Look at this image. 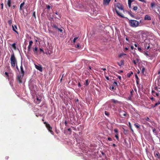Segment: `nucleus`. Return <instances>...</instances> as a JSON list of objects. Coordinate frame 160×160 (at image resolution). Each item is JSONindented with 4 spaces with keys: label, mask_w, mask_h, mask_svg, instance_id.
Returning a JSON list of instances; mask_svg holds the SVG:
<instances>
[{
    "label": "nucleus",
    "mask_w": 160,
    "mask_h": 160,
    "mask_svg": "<svg viewBox=\"0 0 160 160\" xmlns=\"http://www.w3.org/2000/svg\"><path fill=\"white\" fill-rule=\"evenodd\" d=\"M135 77L136 80H138L139 78L136 74H135Z\"/></svg>",
    "instance_id": "nucleus-48"
},
{
    "label": "nucleus",
    "mask_w": 160,
    "mask_h": 160,
    "mask_svg": "<svg viewBox=\"0 0 160 160\" xmlns=\"http://www.w3.org/2000/svg\"><path fill=\"white\" fill-rule=\"evenodd\" d=\"M16 69L18 70V71H19V68H18V66L17 65V64H16Z\"/></svg>",
    "instance_id": "nucleus-60"
},
{
    "label": "nucleus",
    "mask_w": 160,
    "mask_h": 160,
    "mask_svg": "<svg viewBox=\"0 0 160 160\" xmlns=\"http://www.w3.org/2000/svg\"><path fill=\"white\" fill-rule=\"evenodd\" d=\"M129 25L132 27H137L138 26H141L139 24V22L135 20H130L128 22Z\"/></svg>",
    "instance_id": "nucleus-1"
},
{
    "label": "nucleus",
    "mask_w": 160,
    "mask_h": 160,
    "mask_svg": "<svg viewBox=\"0 0 160 160\" xmlns=\"http://www.w3.org/2000/svg\"><path fill=\"white\" fill-rule=\"evenodd\" d=\"M134 125L137 129H139L140 125L138 123H134Z\"/></svg>",
    "instance_id": "nucleus-18"
},
{
    "label": "nucleus",
    "mask_w": 160,
    "mask_h": 160,
    "mask_svg": "<svg viewBox=\"0 0 160 160\" xmlns=\"http://www.w3.org/2000/svg\"><path fill=\"white\" fill-rule=\"evenodd\" d=\"M133 91L132 89L130 91V95L131 97H132L133 95Z\"/></svg>",
    "instance_id": "nucleus-41"
},
{
    "label": "nucleus",
    "mask_w": 160,
    "mask_h": 160,
    "mask_svg": "<svg viewBox=\"0 0 160 160\" xmlns=\"http://www.w3.org/2000/svg\"><path fill=\"white\" fill-rule=\"evenodd\" d=\"M126 54L124 53H122L121 54H120L119 55V57H121L122 56L124 55H126Z\"/></svg>",
    "instance_id": "nucleus-42"
},
{
    "label": "nucleus",
    "mask_w": 160,
    "mask_h": 160,
    "mask_svg": "<svg viewBox=\"0 0 160 160\" xmlns=\"http://www.w3.org/2000/svg\"><path fill=\"white\" fill-rule=\"evenodd\" d=\"M78 37H75V38L73 40V42L74 43H75L76 42V40L78 38Z\"/></svg>",
    "instance_id": "nucleus-40"
},
{
    "label": "nucleus",
    "mask_w": 160,
    "mask_h": 160,
    "mask_svg": "<svg viewBox=\"0 0 160 160\" xmlns=\"http://www.w3.org/2000/svg\"><path fill=\"white\" fill-rule=\"evenodd\" d=\"M51 26L52 28H56V29H57L58 28V27H57V26L55 24H53L51 25Z\"/></svg>",
    "instance_id": "nucleus-20"
},
{
    "label": "nucleus",
    "mask_w": 160,
    "mask_h": 160,
    "mask_svg": "<svg viewBox=\"0 0 160 160\" xmlns=\"http://www.w3.org/2000/svg\"><path fill=\"white\" fill-rule=\"evenodd\" d=\"M1 9H2L3 8V3H1Z\"/></svg>",
    "instance_id": "nucleus-58"
},
{
    "label": "nucleus",
    "mask_w": 160,
    "mask_h": 160,
    "mask_svg": "<svg viewBox=\"0 0 160 160\" xmlns=\"http://www.w3.org/2000/svg\"><path fill=\"white\" fill-rule=\"evenodd\" d=\"M133 63H134V64L135 65H136V64L137 63H136V62L135 60H133Z\"/></svg>",
    "instance_id": "nucleus-57"
},
{
    "label": "nucleus",
    "mask_w": 160,
    "mask_h": 160,
    "mask_svg": "<svg viewBox=\"0 0 160 160\" xmlns=\"http://www.w3.org/2000/svg\"><path fill=\"white\" fill-rule=\"evenodd\" d=\"M139 0L142 2H145V3L146 2V1L145 0Z\"/></svg>",
    "instance_id": "nucleus-55"
},
{
    "label": "nucleus",
    "mask_w": 160,
    "mask_h": 160,
    "mask_svg": "<svg viewBox=\"0 0 160 160\" xmlns=\"http://www.w3.org/2000/svg\"><path fill=\"white\" fill-rule=\"evenodd\" d=\"M142 20H140V21H139V25H140V24L141 25V26H142V25H141V23H142Z\"/></svg>",
    "instance_id": "nucleus-62"
},
{
    "label": "nucleus",
    "mask_w": 160,
    "mask_h": 160,
    "mask_svg": "<svg viewBox=\"0 0 160 160\" xmlns=\"http://www.w3.org/2000/svg\"><path fill=\"white\" fill-rule=\"evenodd\" d=\"M115 10L116 13H117L118 16H120L122 18H124V17L123 16V15L121 14L116 9H115Z\"/></svg>",
    "instance_id": "nucleus-13"
},
{
    "label": "nucleus",
    "mask_w": 160,
    "mask_h": 160,
    "mask_svg": "<svg viewBox=\"0 0 160 160\" xmlns=\"http://www.w3.org/2000/svg\"><path fill=\"white\" fill-rule=\"evenodd\" d=\"M145 68H144V67H143L142 68V73H144V72L145 71Z\"/></svg>",
    "instance_id": "nucleus-35"
},
{
    "label": "nucleus",
    "mask_w": 160,
    "mask_h": 160,
    "mask_svg": "<svg viewBox=\"0 0 160 160\" xmlns=\"http://www.w3.org/2000/svg\"><path fill=\"white\" fill-rule=\"evenodd\" d=\"M147 43H145L144 45V46L145 47V48L147 49V50H148V49H149L150 48V45H149L147 47Z\"/></svg>",
    "instance_id": "nucleus-23"
},
{
    "label": "nucleus",
    "mask_w": 160,
    "mask_h": 160,
    "mask_svg": "<svg viewBox=\"0 0 160 160\" xmlns=\"http://www.w3.org/2000/svg\"><path fill=\"white\" fill-rule=\"evenodd\" d=\"M105 78L107 80H109V78L108 76H105Z\"/></svg>",
    "instance_id": "nucleus-59"
},
{
    "label": "nucleus",
    "mask_w": 160,
    "mask_h": 160,
    "mask_svg": "<svg viewBox=\"0 0 160 160\" xmlns=\"http://www.w3.org/2000/svg\"><path fill=\"white\" fill-rule=\"evenodd\" d=\"M138 8L136 6H133V9L134 11H136L138 9Z\"/></svg>",
    "instance_id": "nucleus-26"
},
{
    "label": "nucleus",
    "mask_w": 160,
    "mask_h": 160,
    "mask_svg": "<svg viewBox=\"0 0 160 160\" xmlns=\"http://www.w3.org/2000/svg\"><path fill=\"white\" fill-rule=\"evenodd\" d=\"M10 60L11 66L13 68L15 67L16 64H17V61L15 57L13 52L12 54L11 55Z\"/></svg>",
    "instance_id": "nucleus-2"
},
{
    "label": "nucleus",
    "mask_w": 160,
    "mask_h": 160,
    "mask_svg": "<svg viewBox=\"0 0 160 160\" xmlns=\"http://www.w3.org/2000/svg\"><path fill=\"white\" fill-rule=\"evenodd\" d=\"M89 84V83L88 82V80L87 79L86 80V83L85 84V85L86 86H87Z\"/></svg>",
    "instance_id": "nucleus-36"
},
{
    "label": "nucleus",
    "mask_w": 160,
    "mask_h": 160,
    "mask_svg": "<svg viewBox=\"0 0 160 160\" xmlns=\"http://www.w3.org/2000/svg\"><path fill=\"white\" fill-rule=\"evenodd\" d=\"M144 19L145 20H151V19L150 16L148 15H146L145 16Z\"/></svg>",
    "instance_id": "nucleus-14"
},
{
    "label": "nucleus",
    "mask_w": 160,
    "mask_h": 160,
    "mask_svg": "<svg viewBox=\"0 0 160 160\" xmlns=\"http://www.w3.org/2000/svg\"><path fill=\"white\" fill-rule=\"evenodd\" d=\"M31 47H28V51H30V50H31Z\"/></svg>",
    "instance_id": "nucleus-56"
},
{
    "label": "nucleus",
    "mask_w": 160,
    "mask_h": 160,
    "mask_svg": "<svg viewBox=\"0 0 160 160\" xmlns=\"http://www.w3.org/2000/svg\"><path fill=\"white\" fill-rule=\"evenodd\" d=\"M115 6L117 7L118 9L121 10H123V8L122 5L118 3L115 5Z\"/></svg>",
    "instance_id": "nucleus-7"
},
{
    "label": "nucleus",
    "mask_w": 160,
    "mask_h": 160,
    "mask_svg": "<svg viewBox=\"0 0 160 160\" xmlns=\"http://www.w3.org/2000/svg\"><path fill=\"white\" fill-rule=\"evenodd\" d=\"M118 65L120 66L122 65H123L124 64V60H121L120 61V62H118Z\"/></svg>",
    "instance_id": "nucleus-16"
},
{
    "label": "nucleus",
    "mask_w": 160,
    "mask_h": 160,
    "mask_svg": "<svg viewBox=\"0 0 160 160\" xmlns=\"http://www.w3.org/2000/svg\"><path fill=\"white\" fill-rule=\"evenodd\" d=\"M105 114L106 115L108 116L109 115V113L106 111H105Z\"/></svg>",
    "instance_id": "nucleus-38"
},
{
    "label": "nucleus",
    "mask_w": 160,
    "mask_h": 160,
    "mask_svg": "<svg viewBox=\"0 0 160 160\" xmlns=\"http://www.w3.org/2000/svg\"><path fill=\"white\" fill-rule=\"evenodd\" d=\"M154 155L156 158V160H160V153L158 151H155Z\"/></svg>",
    "instance_id": "nucleus-4"
},
{
    "label": "nucleus",
    "mask_w": 160,
    "mask_h": 160,
    "mask_svg": "<svg viewBox=\"0 0 160 160\" xmlns=\"http://www.w3.org/2000/svg\"><path fill=\"white\" fill-rule=\"evenodd\" d=\"M55 13L57 14V15H58L59 16V18H61V14H59L58 12H55Z\"/></svg>",
    "instance_id": "nucleus-33"
},
{
    "label": "nucleus",
    "mask_w": 160,
    "mask_h": 160,
    "mask_svg": "<svg viewBox=\"0 0 160 160\" xmlns=\"http://www.w3.org/2000/svg\"><path fill=\"white\" fill-rule=\"evenodd\" d=\"M145 120H146L147 121H149V122H151L150 120V119L148 117H147L146 118H145Z\"/></svg>",
    "instance_id": "nucleus-30"
},
{
    "label": "nucleus",
    "mask_w": 160,
    "mask_h": 160,
    "mask_svg": "<svg viewBox=\"0 0 160 160\" xmlns=\"http://www.w3.org/2000/svg\"><path fill=\"white\" fill-rule=\"evenodd\" d=\"M75 47L76 48H77L79 49H80L81 48V46H80L79 44H78L77 45H76Z\"/></svg>",
    "instance_id": "nucleus-34"
},
{
    "label": "nucleus",
    "mask_w": 160,
    "mask_h": 160,
    "mask_svg": "<svg viewBox=\"0 0 160 160\" xmlns=\"http://www.w3.org/2000/svg\"><path fill=\"white\" fill-rule=\"evenodd\" d=\"M15 45H16V43L15 42V43H13L12 45V46L13 47V48L14 49H16V47L15 46Z\"/></svg>",
    "instance_id": "nucleus-29"
},
{
    "label": "nucleus",
    "mask_w": 160,
    "mask_h": 160,
    "mask_svg": "<svg viewBox=\"0 0 160 160\" xmlns=\"http://www.w3.org/2000/svg\"><path fill=\"white\" fill-rule=\"evenodd\" d=\"M12 3V1L11 0H8L7 2V5L9 8L11 6Z\"/></svg>",
    "instance_id": "nucleus-15"
},
{
    "label": "nucleus",
    "mask_w": 160,
    "mask_h": 160,
    "mask_svg": "<svg viewBox=\"0 0 160 160\" xmlns=\"http://www.w3.org/2000/svg\"><path fill=\"white\" fill-rule=\"evenodd\" d=\"M39 50L40 52H42L43 53H44V51L42 48H40Z\"/></svg>",
    "instance_id": "nucleus-45"
},
{
    "label": "nucleus",
    "mask_w": 160,
    "mask_h": 160,
    "mask_svg": "<svg viewBox=\"0 0 160 160\" xmlns=\"http://www.w3.org/2000/svg\"><path fill=\"white\" fill-rule=\"evenodd\" d=\"M37 88V86L33 84H30L29 86V88L31 91L32 92V93H33V92H35Z\"/></svg>",
    "instance_id": "nucleus-3"
},
{
    "label": "nucleus",
    "mask_w": 160,
    "mask_h": 160,
    "mask_svg": "<svg viewBox=\"0 0 160 160\" xmlns=\"http://www.w3.org/2000/svg\"><path fill=\"white\" fill-rule=\"evenodd\" d=\"M114 84L115 86H118V83L116 82H114L113 83Z\"/></svg>",
    "instance_id": "nucleus-54"
},
{
    "label": "nucleus",
    "mask_w": 160,
    "mask_h": 160,
    "mask_svg": "<svg viewBox=\"0 0 160 160\" xmlns=\"http://www.w3.org/2000/svg\"><path fill=\"white\" fill-rule=\"evenodd\" d=\"M44 123L45 124L46 127L47 128L48 130H51L52 129V127L50 126L49 124L46 122H44Z\"/></svg>",
    "instance_id": "nucleus-11"
},
{
    "label": "nucleus",
    "mask_w": 160,
    "mask_h": 160,
    "mask_svg": "<svg viewBox=\"0 0 160 160\" xmlns=\"http://www.w3.org/2000/svg\"><path fill=\"white\" fill-rule=\"evenodd\" d=\"M133 74V72H131V73H130V74L128 73V74H127V75H128V77H129L131 76V75L132 74Z\"/></svg>",
    "instance_id": "nucleus-39"
},
{
    "label": "nucleus",
    "mask_w": 160,
    "mask_h": 160,
    "mask_svg": "<svg viewBox=\"0 0 160 160\" xmlns=\"http://www.w3.org/2000/svg\"><path fill=\"white\" fill-rule=\"evenodd\" d=\"M20 72L21 74H22V75H24L25 72L22 67V61L21 62V65L20 68Z\"/></svg>",
    "instance_id": "nucleus-9"
},
{
    "label": "nucleus",
    "mask_w": 160,
    "mask_h": 160,
    "mask_svg": "<svg viewBox=\"0 0 160 160\" xmlns=\"http://www.w3.org/2000/svg\"><path fill=\"white\" fill-rule=\"evenodd\" d=\"M155 90L157 91L158 92H160V88H158L157 86L155 88Z\"/></svg>",
    "instance_id": "nucleus-31"
},
{
    "label": "nucleus",
    "mask_w": 160,
    "mask_h": 160,
    "mask_svg": "<svg viewBox=\"0 0 160 160\" xmlns=\"http://www.w3.org/2000/svg\"><path fill=\"white\" fill-rule=\"evenodd\" d=\"M128 7L130 8H131V3H128Z\"/></svg>",
    "instance_id": "nucleus-50"
},
{
    "label": "nucleus",
    "mask_w": 160,
    "mask_h": 160,
    "mask_svg": "<svg viewBox=\"0 0 160 160\" xmlns=\"http://www.w3.org/2000/svg\"><path fill=\"white\" fill-rule=\"evenodd\" d=\"M114 132L117 133L115 135V137L117 139V140H119V137L118 134H117L118 131H114Z\"/></svg>",
    "instance_id": "nucleus-17"
},
{
    "label": "nucleus",
    "mask_w": 160,
    "mask_h": 160,
    "mask_svg": "<svg viewBox=\"0 0 160 160\" xmlns=\"http://www.w3.org/2000/svg\"><path fill=\"white\" fill-rule=\"evenodd\" d=\"M128 13L132 17L134 18V16L132 14V12L131 11L130 12L128 11Z\"/></svg>",
    "instance_id": "nucleus-21"
},
{
    "label": "nucleus",
    "mask_w": 160,
    "mask_h": 160,
    "mask_svg": "<svg viewBox=\"0 0 160 160\" xmlns=\"http://www.w3.org/2000/svg\"><path fill=\"white\" fill-rule=\"evenodd\" d=\"M24 75L22 74H18L17 75V79L19 83H21L22 82V80L23 77Z\"/></svg>",
    "instance_id": "nucleus-5"
},
{
    "label": "nucleus",
    "mask_w": 160,
    "mask_h": 160,
    "mask_svg": "<svg viewBox=\"0 0 160 160\" xmlns=\"http://www.w3.org/2000/svg\"><path fill=\"white\" fill-rule=\"evenodd\" d=\"M155 6V3L154 2H152L151 4V7L152 8H153Z\"/></svg>",
    "instance_id": "nucleus-19"
},
{
    "label": "nucleus",
    "mask_w": 160,
    "mask_h": 160,
    "mask_svg": "<svg viewBox=\"0 0 160 160\" xmlns=\"http://www.w3.org/2000/svg\"><path fill=\"white\" fill-rule=\"evenodd\" d=\"M35 68L38 69V70H39L40 72H42V66L40 65H37L36 64H35Z\"/></svg>",
    "instance_id": "nucleus-8"
},
{
    "label": "nucleus",
    "mask_w": 160,
    "mask_h": 160,
    "mask_svg": "<svg viewBox=\"0 0 160 160\" xmlns=\"http://www.w3.org/2000/svg\"><path fill=\"white\" fill-rule=\"evenodd\" d=\"M57 29L58 30L61 32H62V29H61V28H58Z\"/></svg>",
    "instance_id": "nucleus-49"
},
{
    "label": "nucleus",
    "mask_w": 160,
    "mask_h": 160,
    "mask_svg": "<svg viewBox=\"0 0 160 160\" xmlns=\"http://www.w3.org/2000/svg\"><path fill=\"white\" fill-rule=\"evenodd\" d=\"M110 89L111 90H112L113 89H114V87L113 86H112V87H110Z\"/></svg>",
    "instance_id": "nucleus-51"
},
{
    "label": "nucleus",
    "mask_w": 160,
    "mask_h": 160,
    "mask_svg": "<svg viewBox=\"0 0 160 160\" xmlns=\"http://www.w3.org/2000/svg\"><path fill=\"white\" fill-rule=\"evenodd\" d=\"M138 50L139 51H140V52H141V51H142V49H141V48L138 47Z\"/></svg>",
    "instance_id": "nucleus-47"
},
{
    "label": "nucleus",
    "mask_w": 160,
    "mask_h": 160,
    "mask_svg": "<svg viewBox=\"0 0 160 160\" xmlns=\"http://www.w3.org/2000/svg\"><path fill=\"white\" fill-rule=\"evenodd\" d=\"M155 94L157 97H158L159 96V94L158 92H155Z\"/></svg>",
    "instance_id": "nucleus-63"
},
{
    "label": "nucleus",
    "mask_w": 160,
    "mask_h": 160,
    "mask_svg": "<svg viewBox=\"0 0 160 160\" xmlns=\"http://www.w3.org/2000/svg\"><path fill=\"white\" fill-rule=\"evenodd\" d=\"M38 48L37 47H36L33 50V52L35 53H37L38 51Z\"/></svg>",
    "instance_id": "nucleus-25"
},
{
    "label": "nucleus",
    "mask_w": 160,
    "mask_h": 160,
    "mask_svg": "<svg viewBox=\"0 0 160 160\" xmlns=\"http://www.w3.org/2000/svg\"><path fill=\"white\" fill-rule=\"evenodd\" d=\"M12 19H10L8 22V23L9 25H11L12 23Z\"/></svg>",
    "instance_id": "nucleus-27"
},
{
    "label": "nucleus",
    "mask_w": 160,
    "mask_h": 160,
    "mask_svg": "<svg viewBox=\"0 0 160 160\" xmlns=\"http://www.w3.org/2000/svg\"><path fill=\"white\" fill-rule=\"evenodd\" d=\"M133 1V0H128V3H132Z\"/></svg>",
    "instance_id": "nucleus-53"
},
{
    "label": "nucleus",
    "mask_w": 160,
    "mask_h": 160,
    "mask_svg": "<svg viewBox=\"0 0 160 160\" xmlns=\"http://www.w3.org/2000/svg\"><path fill=\"white\" fill-rule=\"evenodd\" d=\"M129 126H130V128H131V130H132V128L131 126V124H130V122H129Z\"/></svg>",
    "instance_id": "nucleus-61"
},
{
    "label": "nucleus",
    "mask_w": 160,
    "mask_h": 160,
    "mask_svg": "<svg viewBox=\"0 0 160 160\" xmlns=\"http://www.w3.org/2000/svg\"><path fill=\"white\" fill-rule=\"evenodd\" d=\"M33 43V42L32 41H30L29 42V45L28 47H31V46L32 44Z\"/></svg>",
    "instance_id": "nucleus-28"
},
{
    "label": "nucleus",
    "mask_w": 160,
    "mask_h": 160,
    "mask_svg": "<svg viewBox=\"0 0 160 160\" xmlns=\"http://www.w3.org/2000/svg\"><path fill=\"white\" fill-rule=\"evenodd\" d=\"M107 139H108V141H112V139L110 137H108L107 138Z\"/></svg>",
    "instance_id": "nucleus-46"
},
{
    "label": "nucleus",
    "mask_w": 160,
    "mask_h": 160,
    "mask_svg": "<svg viewBox=\"0 0 160 160\" xmlns=\"http://www.w3.org/2000/svg\"><path fill=\"white\" fill-rule=\"evenodd\" d=\"M32 16L35 18H36V16H35V12L34 11L33 12V13H32Z\"/></svg>",
    "instance_id": "nucleus-37"
},
{
    "label": "nucleus",
    "mask_w": 160,
    "mask_h": 160,
    "mask_svg": "<svg viewBox=\"0 0 160 160\" xmlns=\"http://www.w3.org/2000/svg\"><path fill=\"white\" fill-rule=\"evenodd\" d=\"M111 0H103V4L105 6H107L109 5Z\"/></svg>",
    "instance_id": "nucleus-10"
},
{
    "label": "nucleus",
    "mask_w": 160,
    "mask_h": 160,
    "mask_svg": "<svg viewBox=\"0 0 160 160\" xmlns=\"http://www.w3.org/2000/svg\"><path fill=\"white\" fill-rule=\"evenodd\" d=\"M24 4V2H23V3H21L20 6V9L21 10L22 9V8Z\"/></svg>",
    "instance_id": "nucleus-24"
},
{
    "label": "nucleus",
    "mask_w": 160,
    "mask_h": 160,
    "mask_svg": "<svg viewBox=\"0 0 160 160\" xmlns=\"http://www.w3.org/2000/svg\"><path fill=\"white\" fill-rule=\"evenodd\" d=\"M5 75H6L7 76H8V73L7 72H5Z\"/></svg>",
    "instance_id": "nucleus-64"
},
{
    "label": "nucleus",
    "mask_w": 160,
    "mask_h": 160,
    "mask_svg": "<svg viewBox=\"0 0 160 160\" xmlns=\"http://www.w3.org/2000/svg\"><path fill=\"white\" fill-rule=\"evenodd\" d=\"M119 115L122 118H124L126 116L127 113L123 110L119 112Z\"/></svg>",
    "instance_id": "nucleus-6"
},
{
    "label": "nucleus",
    "mask_w": 160,
    "mask_h": 160,
    "mask_svg": "<svg viewBox=\"0 0 160 160\" xmlns=\"http://www.w3.org/2000/svg\"><path fill=\"white\" fill-rule=\"evenodd\" d=\"M112 101L113 102L115 103H117L118 102V101L117 100H115L114 99H112Z\"/></svg>",
    "instance_id": "nucleus-32"
},
{
    "label": "nucleus",
    "mask_w": 160,
    "mask_h": 160,
    "mask_svg": "<svg viewBox=\"0 0 160 160\" xmlns=\"http://www.w3.org/2000/svg\"><path fill=\"white\" fill-rule=\"evenodd\" d=\"M12 30L15 32L17 33H18V32L16 30V29H17V27L16 25H14V26H13V25H12Z\"/></svg>",
    "instance_id": "nucleus-12"
},
{
    "label": "nucleus",
    "mask_w": 160,
    "mask_h": 160,
    "mask_svg": "<svg viewBox=\"0 0 160 160\" xmlns=\"http://www.w3.org/2000/svg\"><path fill=\"white\" fill-rule=\"evenodd\" d=\"M128 131H124V134L127 135L128 133Z\"/></svg>",
    "instance_id": "nucleus-52"
},
{
    "label": "nucleus",
    "mask_w": 160,
    "mask_h": 160,
    "mask_svg": "<svg viewBox=\"0 0 160 160\" xmlns=\"http://www.w3.org/2000/svg\"><path fill=\"white\" fill-rule=\"evenodd\" d=\"M16 7V5H15H15H13L12 6V7L11 8L14 9V8H15Z\"/></svg>",
    "instance_id": "nucleus-44"
},
{
    "label": "nucleus",
    "mask_w": 160,
    "mask_h": 160,
    "mask_svg": "<svg viewBox=\"0 0 160 160\" xmlns=\"http://www.w3.org/2000/svg\"><path fill=\"white\" fill-rule=\"evenodd\" d=\"M160 104V101H158V102L156 103L153 106V108H154Z\"/></svg>",
    "instance_id": "nucleus-22"
},
{
    "label": "nucleus",
    "mask_w": 160,
    "mask_h": 160,
    "mask_svg": "<svg viewBox=\"0 0 160 160\" xmlns=\"http://www.w3.org/2000/svg\"><path fill=\"white\" fill-rule=\"evenodd\" d=\"M46 7L48 9H49L50 8H51V6L49 5H46Z\"/></svg>",
    "instance_id": "nucleus-43"
}]
</instances>
